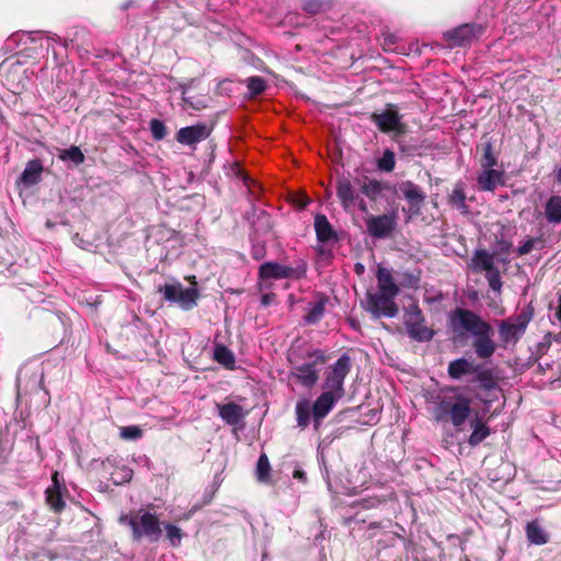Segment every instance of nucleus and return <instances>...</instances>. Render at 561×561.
Segmentation results:
<instances>
[{"instance_id":"obj_1","label":"nucleus","mask_w":561,"mask_h":561,"mask_svg":"<svg viewBox=\"0 0 561 561\" xmlns=\"http://www.w3.org/2000/svg\"><path fill=\"white\" fill-rule=\"evenodd\" d=\"M447 391L455 394L439 400L435 409V417L438 421H449L454 427L460 431L471 415V399L456 393L457 388L455 387L448 388Z\"/></svg>"},{"instance_id":"obj_2","label":"nucleus","mask_w":561,"mask_h":561,"mask_svg":"<svg viewBox=\"0 0 561 561\" xmlns=\"http://www.w3.org/2000/svg\"><path fill=\"white\" fill-rule=\"evenodd\" d=\"M119 523L130 526L134 539L136 540H139L142 537H148L151 540L157 541L161 535L158 517L145 510L122 515L119 517Z\"/></svg>"},{"instance_id":"obj_3","label":"nucleus","mask_w":561,"mask_h":561,"mask_svg":"<svg viewBox=\"0 0 561 561\" xmlns=\"http://www.w3.org/2000/svg\"><path fill=\"white\" fill-rule=\"evenodd\" d=\"M450 329L455 336L478 335L490 330V324L477 313L458 308L449 316Z\"/></svg>"},{"instance_id":"obj_4","label":"nucleus","mask_w":561,"mask_h":561,"mask_svg":"<svg viewBox=\"0 0 561 561\" xmlns=\"http://www.w3.org/2000/svg\"><path fill=\"white\" fill-rule=\"evenodd\" d=\"M325 362L327 358L324 354L317 350L310 353L305 362L295 364L291 368L290 375L306 388H312L317 383L319 373Z\"/></svg>"},{"instance_id":"obj_5","label":"nucleus","mask_w":561,"mask_h":561,"mask_svg":"<svg viewBox=\"0 0 561 561\" xmlns=\"http://www.w3.org/2000/svg\"><path fill=\"white\" fill-rule=\"evenodd\" d=\"M351 369V358L347 355L341 356L337 362L327 370L323 381V391L330 392L337 398L344 396V379Z\"/></svg>"},{"instance_id":"obj_6","label":"nucleus","mask_w":561,"mask_h":561,"mask_svg":"<svg viewBox=\"0 0 561 561\" xmlns=\"http://www.w3.org/2000/svg\"><path fill=\"white\" fill-rule=\"evenodd\" d=\"M164 298L172 302H178L183 309H191L196 305L198 291L196 287L184 288L182 284H168L159 288Z\"/></svg>"},{"instance_id":"obj_7","label":"nucleus","mask_w":561,"mask_h":561,"mask_svg":"<svg viewBox=\"0 0 561 561\" xmlns=\"http://www.w3.org/2000/svg\"><path fill=\"white\" fill-rule=\"evenodd\" d=\"M397 295H387V293H369L367 295V309L376 317H394L398 307L393 301Z\"/></svg>"},{"instance_id":"obj_8","label":"nucleus","mask_w":561,"mask_h":561,"mask_svg":"<svg viewBox=\"0 0 561 561\" xmlns=\"http://www.w3.org/2000/svg\"><path fill=\"white\" fill-rule=\"evenodd\" d=\"M481 33L482 27L479 25L462 24L444 33V39L450 48L466 46L472 43Z\"/></svg>"},{"instance_id":"obj_9","label":"nucleus","mask_w":561,"mask_h":561,"mask_svg":"<svg viewBox=\"0 0 561 561\" xmlns=\"http://www.w3.org/2000/svg\"><path fill=\"white\" fill-rule=\"evenodd\" d=\"M528 321L523 317L503 320L499 327V334L504 343H515L525 332Z\"/></svg>"},{"instance_id":"obj_10","label":"nucleus","mask_w":561,"mask_h":561,"mask_svg":"<svg viewBox=\"0 0 561 561\" xmlns=\"http://www.w3.org/2000/svg\"><path fill=\"white\" fill-rule=\"evenodd\" d=\"M371 119L382 133H403V125L400 121V116L392 108H388L380 114H373Z\"/></svg>"},{"instance_id":"obj_11","label":"nucleus","mask_w":561,"mask_h":561,"mask_svg":"<svg viewBox=\"0 0 561 561\" xmlns=\"http://www.w3.org/2000/svg\"><path fill=\"white\" fill-rule=\"evenodd\" d=\"M211 129L205 124L183 127L176 134V140L182 145H194L205 140L210 135Z\"/></svg>"},{"instance_id":"obj_12","label":"nucleus","mask_w":561,"mask_h":561,"mask_svg":"<svg viewBox=\"0 0 561 561\" xmlns=\"http://www.w3.org/2000/svg\"><path fill=\"white\" fill-rule=\"evenodd\" d=\"M396 226L394 215H381L367 220L368 232L376 238L387 237Z\"/></svg>"},{"instance_id":"obj_13","label":"nucleus","mask_w":561,"mask_h":561,"mask_svg":"<svg viewBox=\"0 0 561 561\" xmlns=\"http://www.w3.org/2000/svg\"><path fill=\"white\" fill-rule=\"evenodd\" d=\"M399 191L410 203V210L414 214H417L420 211L421 205L425 201V194L422 192V190L411 181H405L399 185Z\"/></svg>"},{"instance_id":"obj_14","label":"nucleus","mask_w":561,"mask_h":561,"mask_svg":"<svg viewBox=\"0 0 561 561\" xmlns=\"http://www.w3.org/2000/svg\"><path fill=\"white\" fill-rule=\"evenodd\" d=\"M493 329L490 325V330L485 333L474 335L473 347L479 358H489L495 352V343L492 340Z\"/></svg>"},{"instance_id":"obj_15","label":"nucleus","mask_w":561,"mask_h":561,"mask_svg":"<svg viewBox=\"0 0 561 561\" xmlns=\"http://www.w3.org/2000/svg\"><path fill=\"white\" fill-rule=\"evenodd\" d=\"M336 195L344 207L348 210L357 204L358 196L355 188L347 179H340L336 183Z\"/></svg>"},{"instance_id":"obj_16","label":"nucleus","mask_w":561,"mask_h":561,"mask_svg":"<svg viewBox=\"0 0 561 561\" xmlns=\"http://www.w3.org/2000/svg\"><path fill=\"white\" fill-rule=\"evenodd\" d=\"M295 275V270L282 265L278 263L267 262L261 265L260 267V277L263 279L267 278H274V279H282V278H290Z\"/></svg>"},{"instance_id":"obj_17","label":"nucleus","mask_w":561,"mask_h":561,"mask_svg":"<svg viewBox=\"0 0 561 561\" xmlns=\"http://www.w3.org/2000/svg\"><path fill=\"white\" fill-rule=\"evenodd\" d=\"M43 170L44 168L39 160L28 161L19 179V184H23L26 187L37 184L41 181Z\"/></svg>"},{"instance_id":"obj_18","label":"nucleus","mask_w":561,"mask_h":561,"mask_svg":"<svg viewBox=\"0 0 561 561\" xmlns=\"http://www.w3.org/2000/svg\"><path fill=\"white\" fill-rule=\"evenodd\" d=\"M339 400L340 398L335 397L334 394H330V392L323 391L312 405V414L314 420L320 421L327 416L334 407L335 402Z\"/></svg>"},{"instance_id":"obj_19","label":"nucleus","mask_w":561,"mask_h":561,"mask_svg":"<svg viewBox=\"0 0 561 561\" xmlns=\"http://www.w3.org/2000/svg\"><path fill=\"white\" fill-rule=\"evenodd\" d=\"M478 373V366L467 358H458L449 363L448 375L453 379H460L463 376Z\"/></svg>"},{"instance_id":"obj_20","label":"nucleus","mask_w":561,"mask_h":561,"mask_svg":"<svg viewBox=\"0 0 561 561\" xmlns=\"http://www.w3.org/2000/svg\"><path fill=\"white\" fill-rule=\"evenodd\" d=\"M503 172L494 169H483L478 176V185L483 191H493L503 184Z\"/></svg>"},{"instance_id":"obj_21","label":"nucleus","mask_w":561,"mask_h":561,"mask_svg":"<svg viewBox=\"0 0 561 561\" xmlns=\"http://www.w3.org/2000/svg\"><path fill=\"white\" fill-rule=\"evenodd\" d=\"M472 433L469 436L468 443L470 446H477L490 435V428L481 417H473L470 421Z\"/></svg>"},{"instance_id":"obj_22","label":"nucleus","mask_w":561,"mask_h":561,"mask_svg":"<svg viewBox=\"0 0 561 561\" xmlns=\"http://www.w3.org/2000/svg\"><path fill=\"white\" fill-rule=\"evenodd\" d=\"M378 291L387 295H397L399 288L393 280L391 272L385 267L378 266L377 272Z\"/></svg>"},{"instance_id":"obj_23","label":"nucleus","mask_w":561,"mask_h":561,"mask_svg":"<svg viewBox=\"0 0 561 561\" xmlns=\"http://www.w3.org/2000/svg\"><path fill=\"white\" fill-rule=\"evenodd\" d=\"M220 417L228 424H237L243 416L242 408L236 403L218 405Z\"/></svg>"},{"instance_id":"obj_24","label":"nucleus","mask_w":561,"mask_h":561,"mask_svg":"<svg viewBox=\"0 0 561 561\" xmlns=\"http://www.w3.org/2000/svg\"><path fill=\"white\" fill-rule=\"evenodd\" d=\"M314 229L317 238L321 242L329 241L333 238L334 231L331 224L324 215H317L314 218Z\"/></svg>"},{"instance_id":"obj_25","label":"nucleus","mask_w":561,"mask_h":561,"mask_svg":"<svg viewBox=\"0 0 561 561\" xmlns=\"http://www.w3.org/2000/svg\"><path fill=\"white\" fill-rule=\"evenodd\" d=\"M545 215L550 224L561 222V196H551L546 203Z\"/></svg>"},{"instance_id":"obj_26","label":"nucleus","mask_w":561,"mask_h":561,"mask_svg":"<svg viewBox=\"0 0 561 561\" xmlns=\"http://www.w3.org/2000/svg\"><path fill=\"white\" fill-rule=\"evenodd\" d=\"M528 540L534 545H545L548 541V535L537 520H533L526 526Z\"/></svg>"},{"instance_id":"obj_27","label":"nucleus","mask_w":561,"mask_h":561,"mask_svg":"<svg viewBox=\"0 0 561 561\" xmlns=\"http://www.w3.org/2000/svg\"><path fill=\"white\" fill-rule=\"evenodd\" d=\"M360 191L371 201H377L383 191L381 182L375 179H365L360 184Z\"/></svg>"},{"instance_id":"obj_28","label":"nucleus","mask_w":561,"mask_h":561,"mask_svg":"<svg viewBox=\"0 0 561 561\" xmlns=\"http://www.w3.org/2000/svg\"><path fill=\"white\" fill-rule=\"evenodd\" d=\"M408 332L411 337L419 341H428L433 336L432 330L419 322H412V319L407 321Z\"/></svg>"},{"instance_id":"obj_29","label":"nucleus","mask_w":561,"mask_h":561,"mask_svg":"<svg viewBox=\"0 0 561 561\" xmlns=\"http://www.w3.org/2000/svg\"><path fill=\"white\" fill-rule=\"evenodd\" d=\"M472 263L474 270L486 272L488 270H491V267L494 266V257L485 250H479L474 253L472 257Z\"/></svg>"},{"instance_id":"obj_30","label":"nucleus","mask_w":561,"mask_h":561,"mask_svg":"<svg viewBox=\"0 0 561 561\" xmlns=\"http://www.w3.org/2000/svg\"><path fill=\"white\" fill-rule=\"evenodd\" d=\"M214 358L219 364L224 365L226 368H233L234 366V355L233 353L224 345H216L214 350Z\"/></svg>"},{"instance_id":"obj_31","label":"nucleus","mask_w":561,"mask_h":561,"mask_svg":"<svg viewBox=\"0 0 561 561\" xmlns=\"http://www.w3.org/2000/svg\"><path fill=\"white\" fill-rule=\"evenodd\" d=\"M46 502L55 512H60L65 502L61 497V489H47L46 490Z\"/></svg>"},{"instance_id":"obj_32","label":"nucleus","mask_w":561,"mask_h":561,"mask_svg":"<svg viewBox=\"0 0 561 561\" xmlns=\"http://www.w3.org/2000/svg\"><path fill=\"white\" fill-rule=\"evenodd\" d=\"M58 158L62 161L70 160L75 164H81L84 161V154L77 146L59 151Z\"/></svg>"},{"instance_id":"obj_33","label":"nucleus","mask_w":561,"mask_h":561,"mask_svg":"<svg viewBox=\"0 0 561 561\" xmlns=\"http://www.w3.org/2000/svg\"><path fill=\"white\" fill-rule=\"evenodd\" d=\"M256 478L261 482H268L271 478V466L268 458L265 454H262L256 465Z\"/></svg>"},{"instance_id":"obj_34","label":"nucleus","mask_w":561,"mask_h":561,"mask_svg":"<svg viewBox=\"0 0 561 561\" xmlns=\"http://www.w3.org/2000/svg\"><path fill=\"white\" fill-rule=\"evenodd\" d=\"M297 423L301 427H306L310 420V404L308 401H299L296 404Z\"/></svg>"},{"instance_id":"obj_35","label":"nucleus","mask_w":561,"mask_h":561,"mask_svg":"<svg viewBox=\"0 0 561 561\" xmlns=\"http://www.w3.org/2000/svg\"><path fill=\"white\" fill-rule=\"evenodd\" d=\"M449 202L453 206L457 207L458 209L462 211L467 210L466 195L463 188L460 185L455 186L449 197Z\"/></svg>"},{"instance_id":"obj_36","label":"nucleus","mask_w":561,"mask_h":561,"mask_svg":"<svg viewBox=\"0 0 561 561\" xmlns=\"http://www.w3.org/2000/svg\"><path fill=\"white\" fill-rule=\"evenodd\" d=\"M324 313V302L322 300L314 302L310 306L307 314L305 316V320L308 323H316L319 321Z\"/></svg>"},{"instance_id":"obj_37","label":"nucleus","mask_w":561,"mask_h":561,"mask_svg":"<svg viewBox=\"0 0 561 561\" xmlns=\"http://www.w3.org/2000/svg\"><path fill=\"white\" fill-rule=\"evenodd\" d=\"M396 159L391 150H385L381 158L377 161V167L381 171L391 172L394 169Z\"/></svg>"},{"instance_id":"obj_38","label":"nucleus","mask_w":561,"mask_h":561,"mask_svg":"<svg viewBox=\"0 0 561 561\" xmlns=\"http://www.w3.org/2000/svg\"><path fill=\"white\" fill-rule=\"evenodd\" d=\"M485 277L491 289H493L496 293H500L502 288V282L499 270L495 266L491 267V270H488L485 272Z\"/></svg>"},{"instance_id":"obj_39","label":"nucleus","mask_w":561,"mask_h":561,"mask_svg":"<svg viewBox=\"0 0 561 561\" xmlns=\"http://www.w3.org/2000/svg\"><path fill=\"white\" fill-rule=\"evenodd\" d=\"M247 87L252 96L261 94L265 88V81L260 77H251L247 80Z\"/></svg>"},{"instance_id":"obj_40","label":"nucleus","mask_w":561,"mask_h":561,"mask_svg":"<svg viewBox=\"0 0 561 561\" xmlns=\"http://www.w3.org/2000/svg\"><path fill=\"white\" fill-rule=\"evenodd\" d=\"M167 538L169 539L172 546H179L181 543L183 533L182 530L171 524L165 525Z\"/></svg>"},{"instance_id":"obj_41","label":"nucleus","mask_w":561,"mask_h":561,"mask_svg":"<svg viewBox=\"0 0 561 561\" xmlns=\"http://www.w3.org/2000/svg\"><path fill=\"white\" fill-rule=\"evenodd\" d=\"M119 435L123 439H138L142 436V430L137 425L123 426Z\"/></svg>"},{"instance_id":"obj_42","label":"nucleus","mask_w":561,"mask_h":561,"mask_svg":"<svg viewBox=\"0 0 561 561\" xmlns=\"http://www.w3.org/2000/svg\"><path fill=\"white\" fill-rule=\"evenodd\" d=\"M474 375L476 380L479 381L483 388L490 389L493 387L494 380L490 370L481 369L480 366H478V373Z\"/></svg>"},{"instance_id":"obj_43","label":"nucleus","mask_w":561,"mask_h":561,"mask_svg":"<svg viewBox=\"0 0 561 561\" xmlns=\"http://www.w3.org/2000/svg\"><path fill=\"white\" fill-rule=\"evenodd\" d=\"M497 159L492 153V145L486 144L484 148V153L482 157L481 165L483 169H491L496 165Z\"/></svg>"},{"instance_id":"obj_44","label":"nucleus","mask_w":561,"mask_h":561,"mask_svg":"<svg viewBox=\"0 0 561 561\" xmlns=\"http://www.w3.org/2000/svg\"><path fill=\"white\" fill-rule=\"evenodd\" d=\"M150 130L154 139L160 140L165 136V126L162 122L158 119H152L150 122Z\"/></svg>"},{"instance_id":"obj_45","label":"nucleus","mask_w":561,"mask_h":561,"mask_svg":"<svg viewBox=\"0 0 561 561\" xmlns=\"http://www.w3.org/2000/svg\"><path fill=\"white\" fill-rule=\"evenodd\" d=\"M323 2L320 0H306L304 3V10L310 14H317L322 11Z\"/></svg>"},{"instance_id":"obj_46","label":"nucleus","mask_w":561,"mask_h":561,"mask_svg":"<svg viewBox=\"0 0 561 561\" xmlns=\"http://www.w3.org/2000/svg\"><path fill=\"white\" fill-rule=\"evenodd\" d=\"M533 247H534V241L533 240H528L522 247L518 248V253L520 255L529 253L533 250Z\"/></svg>"},{"instance_id":"obj_47","label":"nucleus","mask_w":561,"mask_h":561,"mask_svg":"<svg viewBox=\"0 0 561 561\" xmlns=\"http://www.w3.org/2000/svg\"><path fill=\"white\" fill-rule=\"evenodd\" d=\"M58 477H59V473H58L57 471H55V472L53 473V477H51V482H53V483H51V485H50V486H48L47 489H61V484H60V482H59Z\"/></svg>"},{"instance_id":"obj_48","label":"nucleus","mask_w":561,"mask_h":561,"mask_svg":"<svg viewBox=\"0 0 561 561\" xmlns=\"http://www.w3.org/2000/svg\"><path fill=\"white\" fill-rule=\"evenodd\" d=\"M131 476H133V472L130 469L123 468V477H122L123 481H129L131 479Z\"/></svg>"},{"instance_id":"obj_49","label":"nucleus","mask_w":561,"mask_h":561,"mask_svg":"<svg viewBox=\"0 0 561 561\" xmlns=\"http://www.w3.org/2000/svg\"><path fill=\"white\" fill-rule=\"evenodd\" d=\"M294 477L297 478V479H305V473L299 471V470H296L294 472Z\"/></svg>"},{"instance_id":"obj_50","label":"nucleus","mask_w":561,"mask_h":561,"mask_svg":"<svg viewBox=\"0 0 561 561\" xmlns=\"http://www.w3.org/2000/svg\"><path fill=\"white\" fill-rule=\"evenodd\" d=\"M358 207L363 210V211H366L367 207H366V204L364 201H359L358 203Z\"/></svg>"},{"instance_id":"obj_51","label":"nucleus","mask_w":561,"mask_h":561,"mask_svg":"<svg viewBox=\"0 0 561 561\" xmlns=\"http://www.w3.org/2000/svg\"><path fill=\"white\" fill-rule=\"evenodd\" d=\"M355 268L358 274L363 273V271H364V266L359 263L355 265Z\"/></svg>"},{"instance_id":"obj_52","label":"nucleus","mask_w":561,"mask_h":561,"mask_svg":"<svg viewBox=\"0 0 561 561\" xmlns=\"http://www.w3.org/2000/svg\"><path fill=\"white\" fill-rule=\"evenodd\" d=\"M187 279L195 286L196 285V277L195 276H190L187 277Z\"/></svg>"},{"instance_id":"obj_53","label":"nucleus","mask_w":561,"mask_h":561,"mask_svg":"<svg viewBox=\"0 0 561 561\" xmlns=\"http://www.w3.org/2000/svg\"><path fill=\"white\" fill-rule=\"evenodd\" d=\"M557 180L558 182H561V168L557 172Z\"/></svg>"},{"instance_id":"obj_54","label":"nucleus","mask_w":561,"mask_h":561,"mask_svg":"<svg viewBox=\"0 0 561 561\" xmlns=\"http://www.w3.org/2000/svg\"><path fill=\"white\" fill-rule=\"evenodd\" d=\"M414 318H415V320H417V319L420 318V311H416V312L414 313Z\"/></svg>"},{"instance_id":"obj_55","label":"nucleus","mask_w":561,"mask_h":561,"mask_svg":"<svg viewBox=\"0 0 561 561\" xmlns=\"http://www.w3.org/2000/svg\"><path fill=\"white\" fill-rule=\"evenodd\" d=\"M307 205V202H304L300 207H305Z\"/></svg>"}]
</instances>
